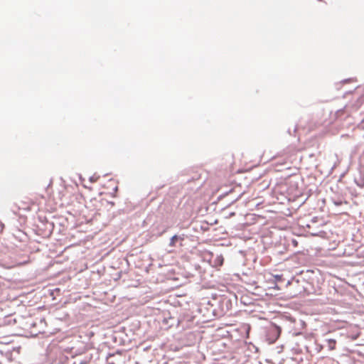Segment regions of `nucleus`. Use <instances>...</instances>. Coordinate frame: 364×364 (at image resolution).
<instances>
[{"label":"nucleus","instance_id":"1","mask_svg":"<svg viewBox=\"0 0 364 364\" xmlns=\"http://www.w3.org/2000/svg\"><path fill=\"white\" fill-rule=\"evenodd\" d=\"M33 205V203L31 200H28L27 202L26 201H20L18 204V209H23L24 210H30L31 206Z\"/></svg>","mask_w":364,"mask_h":364},{"label":"nucleus","instance_id":"2","mask_svg":"<svg viewBox=\"0 0 364 364\" xmlns=\"http://www.w3.org/2000/svg\"><path fill=\"white\" fill-rule=\"evenodd\" d=\"M336 341L334 339H328L327 340V346L329 350H332L336 348Z\"/></svg>","mask_w":364,"mask_h":364},{"label":"nucleus","instance_id":"3","mask_svg":"<svg viewBox=\"0 0 364 364\" xmlns=\"http://www.w3.org/2000/svg\"><path fill=\"white\" fill-rule=\"evenodd\" d=\"M178 239H180V240H183V238H181V237H178V235H173V236L171 238V240H170L169 246H171V247H174V246H176V242H177V240H178Z\"/></svg>","mask_w":364,"mask_h":364},{"label":"nucleus","instance_id":"4","mask_svg":"<svg viewBox=\"0 0 364 364\" xmlns=\"http://www.w3.org/2000/svg\"><path fill=\"white\" fill-rule=\"evenodd\" d=\"M90 180L91 182H95L96 181V178H94V177H90Z\"/></svg>","mask_w":364,"mask_h":364},{"label":"nucleus","instance_id":"5","mask_svg":"<svg viewBox=\"0 0 364 364\" xmlns=\"http://www.w3.org/2000/svg\"><path fill=\"white\" fill-rule=\"evenodd\" d=\"M108 182L109 183L114 184V181L113 180H109Z\"/></svg>","mask_w":364,"mask_h":364}]
</instances>
